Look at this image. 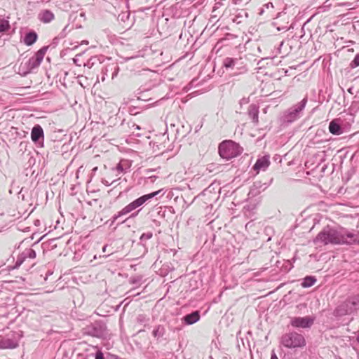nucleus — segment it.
I'll return each instance as SVG.
<instances>
[{"instance_id": "nucleus-10", "label": "nucleus", "mask_w": 359, "mask_h": 359, "mask_svg": "<svg viewBox=\"0 0 359 359\" xmlns=\"http://www.w3.org/2000/svg\"><path fill=\"white\" fill-rule=\"evenodd\" d=\"M314 318L311 316L293 317L290 318V325L296 328H310L313 323Z\"/></svg>"}, {"instance_id": "nucleus-30", "label": "nucleus", "mask_w": 359, "mask_h": 359, "mask_svg": "<svg viewBox=\"0 0 359 359\" xmlns=\"http://www.w3.org/2000/svg\"><path fill=\"white\" fill-rule=\"evenodd\" d=\"M95 359H104V354L100 350L95 353Z\"/></svg>"}, {"instance_id": "nucleus-12", "label": "nucleus", "mask_w": 359, "mask_h": 359, "mask_svg": "<svg viewBox=\"0 0 359 359\" xmlns=\"http://www.w3.org/2000/svg\"><path fill=\"white\" fill-rule=\"evenodd\" d=\"M36 252L32 248L25 249L17 258L14 268H18L27 258L34 259Z\"/></svg>"}, {"instance_id": "nucleus-19", "label": "nucleus", "mask_w": 359, "mask_h": 359, "mask_svg": "<svg viewBox=\"0 0 359 359\" xmlns=\"http://www.w3.org/2000/svg\"><path fill=\"white\" fill-rule=\"evenodd\" d=\"M329 130L332 135H339L343 133V130L336 120L332 121L329 124Z\"/></svg>"}, {"instance_id": "nucleus-31", "label": "nucleus", "mask_w": 359, "mask_h": 359, "mask_svg": "<svg viewBox=\"0 0 359 359\" xmlns=\"http://www.w3.org/2000/svg\"><path fill=\"white\" fill-rule=\"evenodd\" d=\"M137 322L139 323H143L145 321V316L144 315H142V314H140L137 316Z\"/></svg>"}, {"instance_id": "nucleus-21", "label": "nucleus", "mask_w": 359, "mask_h": 359, "mask_svg": "<svg viewBox=\"0 0 359 359\" xmlns=\"http://www.w3.org/2000/svg\"><path fill=\"white\" fill-rule=\"evenodd\" d=\"M316 282V279L314 276H306L303 279V281L302 283V286L303 287H311L315 284Z\"/></svg>"}, {"instance_id": "nucleus-37", "label": "nucleus", "mask_w": 359, "mask_h": 359, "mask_svg": "<svg viewBox=\"0 0 359 359\" xmlns=\"http://www.w3.org/2000/svg\"><path fill=\"white\" fill-rule=\"evenodd\" d=\"M271 359H278L276 354L273 351L271 354Z\"/></svg>"}, {"instance_id": "nucleus-9", "label": "nucleus", "mask_w": 359, "mask_h": 359, "mask_svg": "<svg viewBox=\"0 0 359 359\" xmlns=\"http://www.w3.org/2000/svg\"><path fill=\"white\" fill-rule=\"evenodd\" d=\"M340 245L359 244V231L340 227Z\"/></svg>"}, {"instance_id": "nucleus-46", "label": "nucleus", "mask_w": 359, "mask_h": 359, "mask_svg": "<svg viewBox=\"0 0 359 359\" xmlns=\"http://www.w3.org/2000/svg\"><path fill=\"white\" fill-rule=\"evenodd\" d=\"M97 168H95L93 169V170H94V171H96V170H97Z\"/></svg>"}, {"instance_id": "nucleus-22", "label": "nucleus", "mask_w": 359, "mask_h": 359, "mask_svg": "<svg viewBox=\"0 0 359 359\" xmlns=\"http://www.w3.org/2000/svg\"><path fill=\"white\" fill-rule=\"evenodd\" d=\"M165 332V328L163 325H158L154 330H153V336L156 338L159 339L160 337H162Z\"/></svg>"}, {"instance_id": "nucleus-33", "label": "nucleus", "mask_w": 359, "mask_h": 359, "mask_svg": "<svg viewBox=\"0 0 359 359\" xmlns=\"http://www.w3.org/2000/svg\"><path fill=\"white\" fill-rule=\"evenodd\" d=\"M264 7H265L266 8L269 9V8H273V5L272 3L271 2H269L266 4L264 5Z\"/></svg>"}, {"instance_id": "nucleus-14", "label": "nucleus", "mask_w": 359, "mask_h": 359, "mask_svg": "<svg viewBox=\"0 0 359 359\" xmlns=\"http://www.w3.org/2000/svg\"><path fill=\"white\" fill-rule=\"evenodd\" d=\"M55 18V15L50 10H43L39 14V20L43 23H50Z\"/></svg>"}, {"instance_id": "nucleus-44", "label": "nucleus", "mask_w": 359, "mask_h": 359, "mask_svg": "<svg viewBox=\"0 0 359 359\" xmlns=\"http://www.w3.org/2000/svg\"><path fill=\"white\" fill-rule=\"evenodd\" d=\"M114 69H115V70H116V67H115ZM116 74V71H115V72L113 73V74H112V78H114V76H115Z\"/></svg>"}, {"instance_id": "nucleus-28", "label": "nucleus", "mask_w": 359, "mask_h": 359, "mask_svg": "<svg viewBox=\"0 0 359 359\" xmlns=\"http://www.w3.org/2000/svg\"><path fill=\"white\" fill-rule=\"evenodd\" d=\"M152 236H153V233L151 232L144 233L140 236V241H143L149 240V239L151 238Z\"/></svg>"}, {"instance_id": "nucleus-26", "label": "nucleus", "mask_w": 359, "mask_h": 359, "mask_svg": "<svg viewBox=\"0 0 359 359\" xmlns=\"http://www.w3.org/2000/svg\"><path fill=\"white\" fill-rule=\"evenodd\" d=\"M359 66V53H358L354 59L351 61V62L350 63V67L351 68H355Z\"/></svg>"}, {"instance_id": "nucleus-45", "label": "nucleus", "mask_w": 359, "mask_h": 359, "mask_svg": "<svg viewBox=\"0 0 359 359\" xmlns=\"http://www.w3.org/2000/svg\"><path fill=\"white\" fill-rule=\"evenodd\" d=\"M137 282H138V280H135V279H133V280H132V283H134V284H135V283H137Z\"/></svg>"}, {"instance_id": "nucleus-29", "label": "nucleus", "mask_w": 359, "mask_h": 359, "mask_svg": "<svg viewBox=\"0 0 359 359\" xmlns=\"http://www.w3.org/2000/svg\"><path fill=\"white\" fill-rule=\"evenodd\" d=\"M234 69L239 71L238 73H243L247 71L246 67L245 66H243L242 63L241 65H236Z\"/></svg>"}, {"instance_id": "nucleus-4", "label": "nucleus", "mask_w": 359, "mask_h": 359, "mask_svg": "<svg viewBox=\"0 0 359 359\" xmlns=\"http://www.w3.org/2000/svg\"><path fill=\"white\" fill-rule=\"evenodd\" d=\"M218 150L222 158L229 160L240 155L243 149L233 141L224 140L219 144Z\"/></svg>"}, {"instance_id": "nucleus-35", "label": "nucleus", "mask_w": 359, "mask_h": 359, "mask_svg": "<svg viewBox=\"0 0 359 359\" xmlns=\"http://www.w3.org/2000/svg\"><path fill=\"white\" fill-rule=\"evenodd\" d=\"M146 177L149 179L151 182H154L155 181V180L157 178V177L155 175L147 176Z\"/></svg>"}, {"instance_id": "nucleus-24", "label": "nucleus", "mask_w": 359, "mask_h": 359, "mask_svg": "<svg viewBox=\"0 0 359 359\" xmlns=\"http://www.w3.org/2000/svg\"><path fill=\"white\" fill-rule=\"evenodd\" d=\"M269 187V184L266 183L262 184L261 182H256L253 184V187L255 189H259L258 192H260L261 191H264L266 189H267Z\"/></svg>"}, {"instance_id": "nucleus-6", "label": "nucleus", "mask_w": 359, "mask_h": 359, "mask_svg": "<svg viewBox=\"0 0 359 359\" xmlns=\"http://www.w3.org/2000/svg\"><path fill=\"white\" fill-rule=\"evenodd\" d=\"M280 344L287 348H297L304 346L306 340L302 334L291 332L281 337Z\"/></svg>"}, {"instance_id": "nucleus-2", "label": "nucleus", "mask_w": 359, "mask_h": 359, "mask_svg": "<svg viewBox=\"0 0 359 359\" xmlns=\"http://www.w3.org/2000/svg\"><path fill=\"white\" fill-rule=\"evenodd\" d=\"M161 191V190H158V191L150 193V194H144V195L137 198V199L134 200L133 201H132L131 203L128 204L121 210L118 212L116 214H115L112 217V222L114 223L119 217L125 216V215L132 212L137 208L141 207L144 204H146L151 199H152L153 198L156 196Z\"/></svg>"}, {"instance_id": "nucleus-17", "label": "nucleus", "mask_w": 359, "mask_h": 359, "mask_svg": "<svg viewBox=\"0 0 359 359\" xmlns=\"http://www.w3.org/2000/svg\"><path fill=\"white\" fill-rule=\"evenodd\" d=\"M37 38V34L34 31H30L25 34L23 42L25 45L29 46L36 41Z\"/></svg>"}, {"instance_id": "nucleus-20", "label": "nucleus", "mask_w": 359, "mask_h": 359, "mask_svg": "<svg viewBox=\"0 0 359 359\" xmlns=\"http://www.w3.org/2000/svg\"><path fill=\"white\" fill-rule=\"evenodd\" d=\"M130 166L128 165L127 161H121L115 168V170L118 172V174L126 173L128 170H129Z\"/></svg>"}, {"instance_id": "nucleus-15", "label": "nucleus", "mask_w": 359, "mask_h": 359, "mask_svg": "<svg viewBox=\"0 0 359 359\" xmlns=\"http://www.w3.org/2000/svg\"><path fill=\"white\" fill-rule=\"evenodd\" d=\"M241 59H238V58L226 57L223 60V66L226 69H230L233 70L235 69V67L236 66V65H241Z\"/></svg>"}, {"instance_id": "nucleus-3", "label": "nucleus", "mask_w": 359, "mask_h": 359, "mask_svg": "<svg viewBox=\"0 0 359 359\" xmlns=\"http://www.w3.org/2000/svg\"><path fill=\"white\" fill-rule=\"evenodd\" d=\"M84 335L107 339L109 338L110 333L106 324L102 320H96L91 323L82 329Z\"/></svg>"}, {"instance_id": "nucleus-43", "label": "nucleus", "mask_w": 359, "mask_h": 359, "mask_svg": "<svg viewBox=\"0 0 359 359\" xmlns=\"http://www.w3.org/2000/svg\"><path fill=\"white\" fill-rule=\"evenodd\" d=\"M356 340L359 343V331H358L357 337H356Z\"/></svg>"}, {"instance_id": "nucleus-13", "label": "nucleus", "mask_w": 359, "mask_h": 359, "mask_svg": "<svg viewBox=\"0 0 359 359\" xmlns=\"http://www.w3.org/2000/svg\"><path fill=\"white\" fill-rule=\"evenodd\" d=\"M270 165L269 156H264L258 158L253 166V169L257 172L260 170H266Z\"/></svg>"}, {"instance_id": "nucleus-1", "label": "nucleus", "mask_w": 359, "mask_h": 359, "mask_svg": "<svg viewBox=\"0 0 359 359\" xmlns=\"http://www.w3.org/2000/svg\"><path fill=\"white\" fill-rule=\"evenodd\" d=\"M359 311V294L351 295L339 304L334 310L333 316L342 317L346 315L355 314Z\"/></svg>"}, {"instance_id": "nucleus-32", "label": "nucleus", "mask_w": 359, "mask_h": 359, "mask_svg": "<svg viewBox=\"0 0 359 359\" xmlns=\"http://www.w3.org/2000/svg\"><path fill=\"white\" fill-rule=\"evenodd\" d=\"M141 210L142 209L140 208L137 211L132 212L131 215L127 219L134 218V217H137Z\"/></svg>"}, {"instance_id": "nucleus-5", "label": "nucleus", "mask_w": 359, "mask_h": 359, "mask_svg": "<svg viewBox=\"0 0 359 359\" xmlns=\"http://www.w3.org/2000/svg\"><path fill=\"white\" fill-rule=\"evenodd\" d=\"M340 228H325L316 236L314 242L321 243L324 245L339 244L340 245Z\"/></svg>"}, {"instance_id": "nucleus-39", "label": "nucleus", "mask_w": 359, "mask_h": 359, "mask_svg": "<svg viewBox=\"0 0 359 359\" xmlns=\"http://www.w3.org/2000/svg\"><path fill=\"white\" fill-rule=\"evenodd\" d=\"M103 183L107 185V186H110L111 184V183H109V182L107 181H105V182H103Z\"/></svg>"}, {"instance_id": "nucleus-27", "label": "nucleus", "mask_w": 359, "mask_h": 359, "mask_svg": "<svg viewBox=\"0 0 359 359\" xmlns=\"http://www.w3.org/2000/svg\"><path fill=\"white\" fill-rule=\"evenodd\" d=\"M243 16L245 18H247L248 17V13L247 12H245V11H242V13H238L236 16V18L233 20V21L236 22L237 23H240V22H241V20H238V19L240 18H243Z\"/></svg>"}, {"instance_id": "nucleus-42", "label": "nucleus", "mask_w": 359, "mask_h": 359, "mask_svg": "<svg viewBox=\"0 0 359 359\" xmlns=\"http://www.w3.org/2000/svg\"><path fill=\"white\" fill-rule=\"evenodd\" d=\"M74 63H75V64H76L77 65L81 66V65H78V64H77V63H78V61H77V59H76V58H74Z\"/></svg>"}, {"instance_id": "nucleus-11", "label": "nucleus", "mask_w": 359, "mask_h": 359, "mask_svg": "<svg viewBox=\"0 0 359 359\" xmlns=\"http://www.w3.org/2000/svg\"><path fill=\"white\" fill-rule=\"evenodd\" d=\"M31 139L34 144H39L40 147L43 146L44 133L40 125H35L32 128L31 131Z\"/></svg>"}, {"instance_id": "nucleus-40", "label": "nucleus", "mask_w": 359, "mask_h": 359, "mask_svg": "<svg viewBox=\"0 0 359 359\" xmlns=\"http://www.w3.org/2000/svg\"><path fill=\"white\" fill-rule=\"evenodd\" d=\"M152 171H153V170L148 169V170H147L145 172H146V174H147V175H148V173H149V172H152Z\"/></svg>"}, {"instance_id": "nucleus-41", "label": "nucleus", "mask_w": 359, "mask_h": 359, "mask_svg": "<svg viewBox=\"0 0 359 359\" xmlns=\"http://www.w3.org/2000/svg\"><path fill=\"white\" fill-rule=\"evenodd\" d=\"M107 248V245H104L103 248H102V251L104 252H106V249Z\"/></svg>"}, {"instance_id": "nucleus-7", "label": "nucleus", "mask_w": 359, "mask_h": 359, "mask_svg": "<svg viewBox=\"0 0 359 359\" xmlns=\"http://www.w3.org/2000/svg\"><path fill=\"white\" fill-rule=\"evenodd\" d=\"M48 49V46L42 47L25 64L22 63L20 68L22 71V74L26 75L30 73L34 69L38 67L41 65Z\"/></svg>"}, {"instance_id": "nucleus-36", "label": "nucleus", "mask_w": 359, "mask_h": 359, "mask_svg": "<svg viewBox=\"0 0 359 359\" xmlns=\"http://www.w3.org/2000/svg\"><path fill=\"white\" fill-rule=\"evenodd\" d=\"M348 92L351 94V95H353L354 94V88L353 87H350L348 89Z\"/></svg>"}, {"instance_id": "nucleus-16", "label": "nucleus", "mask_w": 359, "mask_h": 359, "mask_svg": "<svg viewBox=\"0 0 359 359\" xmlns=\"http://www.w3.org/2000/svg\"><path fill=\"white\" fill-rule=\"evenodd\" d=\"M183 320L187 325H192L200 320V314L198 311H194L184 316Z\"/></svg>"}, {"instance_id": "nucleus-18", "label": "nucleus", "mask_w": 359, "mask_h": 359, "mask_svg": "<svg viewBox=\"0 0 359 359\" xmlns=\"http://www.w3.org/2000/svg\"><path fill=\"white\" fill-rule=\"evenodd\" d=\"M259 108L255 104H251L248 109V116L252 122L258 123Z\"/></svg>"}, {"instance_id": "nucleus-25", "label": "nucleus", "mask_w": 359, "mask_h": 359, "mask_svg": "<svg viewBox=\"0 0 359 359\" xmlns=\"http://www.w3.org/2000/svg\"><path fill=\"white\" fill-rule=\"evenodd\" d=\"M98 60L96 57L90 58L86 62L83 64L85 67L90 69L95 64V61Z\"/></svg>"}, {"instance_id": "nucleus-8", "label": "nucleus", "mask_w": 359, "mask_h": 359, "mask_svg": "<svg viewBox=\"0 0 359 359\" xmlns=\"http://www.w3.org/2000/svg\"><path fill=\"white\" fill-rule=\"evenodd\" d=\"M307 103V97H304L302 101L289 108L283 116L285 123H291L299 119L302 114Z\"/></svg>"}, {"instance_id": "nucleus-38", "label": "nucleus", "mask_w": 359, "mask_h": 359, "mask_svg": "<svg viewBox=\"0 0 359 359\" xmlns=\"http://www.w3.org/2000/svg\"><path fill=\"white\" fill-rule=\"evenodd\" d=\"M264 12V8H260L259 15H263Z\"/></svg>"}, {"instance_id": "nucleus-23", "label": "nucleus", "mask_w": 359, "mask_h": 359, "mask_svg": "<svg viewBox=\"0 0 359 359\" xmlns=\"http://www.w3.org/2000/svg\"><path fill=\"white\" fill-rule=\"evenodd\" d=\"M10 28L9 22L6 20H0V33L7 31Z\"/></svg>"}, {"instance_id": "nucleus-34", "label": "nucleus", "mask_w": 359, "mask_h": 359, "mask_svg": "<svg viewBox=\"0 0 359 359\" xmlns=\"http://www.w3.org/2000/svg\"><path fill=\"white\" fill-rule=\"evenodd\" d=\"M67 26H66L63 29L62 31L61 32V33L60 34V36L61 37H64L66 35V31H67Z\"/></svg>"}]
</instances>
